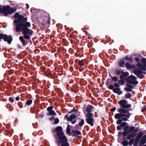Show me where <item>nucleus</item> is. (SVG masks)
Masks as SVG:
<instances>
[{"instance_id": "1", "label": "nucleus", "mask_w": 146, "mask_h": 146, "mask_svg": "<svg viewBox=\"0 0 146 146\" xmlns=\"http://www.w3.org/2000/svg\"><path fill=\"white\" fill-rule=\"evenodd\" d=\"M118 104L120 105V107L118 110V111L119 113L115 114L114 116L116 119H120L123 117L129 118L131 113L129 112V110L126 109L130 108L131 107V104H127V102L126 100H121L119 101Z\"/></svg>"}, {"instance_id": "2", "label": "nucleus", "mask_w": 146, "mask_h": 146, "mask_svg": "<svg viewBox=\"0 0 146 146\" xmlns=\"http://www.w3.org/2000/svg\"><path fill=\"white\" fill-rule=\"evenodd\" d=\"M31 26H29L28 24L24 25L21 24L17 26L15 28V31L17 32H21L22 31V33L24 34L23 36H20L19 39L21 42L23 46H25L26 44L25 40L24 38L29 40L31 39L30 36L33 34V31L32 30L30 29L28 27H30Z\"/></svg>"}, {"instance_id": "3", "label": "nucleus", "mask_w": 146, "mask_h": 146, "mask_svg": "<svg viewBox=\"0 0 146 146\" xmlns=\"http://www.w3.org/2000/svg\"><path fill=\"white\" fill-rule=\"evenodd\" d=\"M62 127L60 126L57 127L54 129L52 130V132L54 133H56L54 136L55 138L58 146L62 145L68 143V139L64 133L62 132Z\"/></svg>"}, {"instance_id": "4", "label": "nucleus", "mask_w": 146, "mask_h": 146, "mask_svg": "<svg viewBox=\"0 0 146 146\" xmlns=\"http://www.w3.org/2000/svg\"><path fill=\"white\" fill-rule=\"evenodd\" d=\"M13 17L16 19L14 20V23L16 24L15 28L17 26L21 24L24 25L28 24L29 26H31V23L29 22H27V19L26 17H24L22 15H19L18 13H16L13 16Z\"/></svg>"}, {"instance_id": "5", "label": "nucleus", "mask_w": 146, "mask_h": 146, "mask_svg": "<svg viewBox=\"0 0 146 146\" xmlns=\"http://www.w3.org/2000/svg\"><path fill=\"white\" fill-rule=\"evenodd\" d=\"M17 8L15 7H11L9 5L2 6L0 5V14H4V15L7 16L9 14L14 13L16 11Z\"/></svg>"}, {"instance_id": "6", "label": "nucleus", "mask_w": 146, "mask_h": 146, "mask_svg": "<svg viewBox=\"0 0 146 146\" xmlns=\"http://www.w3.org/2000/svg\"><path fill=\"white\" fill-rule=\"evenodd\" d=\"M3 39L5 41H7L8 43L10 44L12 41L13 38L11 36L8 35L6 34H4L2 33L0 34V40Z\"/></svg>"}, {"instance_id": "7", "label": "nucleus", "mask_w": 146, "mask_h": 146, "mask_svg": "<svg viewBox=\"0 0 146 146\" xmlns=\"http://www.w3.org/2000/svg\"><path fill=\"white\" fill-rule=\"evenodd\" d=\"M141 62L143 64L138 63L136 64L137 66L143 71H146V59L145 58H142Z\"/></svg>"}, {"instance_id": "8", "label": "nucleus", "mask_w": 146, "mask_h": 146, "mask_svg": "<svg viewBox=\"0 0 146 146\" xmlns=\"http://www.w3.org/2000/svg\"><path fill=\"white\" fill-rule=\"evenodd\" d=\"M91 114H90V115H86V122L91 126L92 127L94 125V120L93 118V115Z\"/></svg>"}, {"instance_id": "9", "label": "nucleus", "mask_w": 146, "mask_h": 146, "mask_svg": "<svg viewBox=\"0 0 146 146\" xmlns=\"http://www.w3.org/2000/svg\"><path fill=\"white\" fill-rule=\"evenodd\" d=\"M133 72L135 75L139 74L137 76L139 78L143 79L144 77V75L141 74L143 72L139 68H135L133 70Z\"/></svg>"}, {"instance_id": "10", "label": "nucleus", "mask_w": 146, "mask_h": 146, "mask_svg": "<svg viewBox=\"0 0 146 146\" xmlns=\"http://www.w3.org/2000/svg\"><path fill=\"white\" fill-rule=\"evenodd\" d=\"M132 126L129 127L128 125L124 127L123 130L124 131L122 133V135L123 137L126 136L130 133Z\"/></svg>"}, {"instance_id": "11", "label": "nucleus", "mask_w": 146, "mask_h": 146, "mask_svg": "<svg viewBox=\"0 0 146 146\" xmlns=\"http://www.w3.org/2000/svg\"><path fill=\"white\" fill-rule=\"evenodd\" d=\"M110 90H112L115 93H116L118 95H120L122 94L123 92L119 88H113V85H110L108 87Z\"/></svg>"}, {"instance_id": "12", "label": "nucleus", "mask_w": 146, "mask_h": 146, "mask_svg": "<svg viewBox=\"0 0 146 146\" xmlns=\"http://www.w3.org/2000/svg\"><path fill=\"white\" fill-rule=\"evenodd\" d=\"M94 107L92 106L89 105L85 108L86 111L87 112L86 115H93V113H92L91 112L94 109Z\"/></svg>"}, {"instance_id": "13", "label": "nucleus", "mask_w": 146, "mask_h": 146, "mask_svg": "<svg viewBox=\"0 0 146 146\" xmlns=\"http://www.w3.org/2000/svg\"><path fill=\"white\" fill-rule=\"evenodd\" d=\"M53 108V106H50L47 108V110L48 112L46 114L47 115L54 116L56 115V113L54 110H52Z\"/></svg>"}, {"instance_id": "14", "label": "nucleus", "mask_w": 146, "mask_h": 146, "mask_svg": "<svg viewBox=\"0 0 146 146\" xmlns=\"http://www.w3.org/2000/svg\"><path fill=\"white\" fill-rule=\"evenodd\" d=\"M50 21L49 20L45 21L44 20L43 22V24L41 26V27L44 30H45L48 28L50 25Z\"/></svg>"}, {"instance_id": "15", "label": "nucleus", "mask_w": 146, "mask_h": 146, "mask_svg": "<svg viewBox=\"0 0 146 146\" xmlns=\"http://www.w3.org/2000/svg\"><path fill=\"white\" fill-rule=\"evenodd\" d=\"M143 134L144 133L142 132H141L138 133L135 138L134 139V142L138 143Z\"/></svg>"}, {"instance_id": "16", "label": "nucleus", "mask_w": 146, "mask_h": 146, "mask_svg": "<svg viewBox=\"0 0 146 146\" xmlns=\"http://www.w3.org/2000/svg\"><path fill=\"white\" fill-rule=\"evenodd\" d=\"M137 133H135L133 132H131L127 136V140H129L131 139L134 138L137 136Z\"/></svg>"}, {"instance_id": "17", "label": "nucleus", "mask_w": 146, "mask_h": 146, "mask_svg": "<svg viewBox=\"0 0 146 146\" xmlns=\"http://www.w3.org/2000/svg\"><path fill=\"white\" fill-rule=\"evenodd\" d=\"M126 82L130 84H132L137 85L138 83V82L136 80H131L129 79L126 78L125 80Z\"/></svg>"}, {"instance_id": "18", "label": "nucleus", "mask_w": 146, "mask_h": 146, "mask_svg": "<svg viewBox=\"0 0 146 146\" xmlns=\"http://www.w3.org/2000/svg\"><path fill=\"white\" fill-rule=\"evenodd\" d=\"M129 75V73L127 71L124 72L123 71L122 72V75L119 76V77L120 79H123L124 80H125L126 78H125V77L128 76Z\"/></svg>"}, {"instance_id": "19", "label": "nucleus", "mask_w": 146, "mask_h": 146, "mask_svg": "<svg viewBox=\"0 0 146 146\" xmlns=\"http://www.w3.org/2000/svg\"><path fill=\"white\" fill-rule=\"evenodd\" d=\"M72 136L75 137H79L78 135H81V133L80 132L77 130H73L72 131Z\"/></svg>"}, {"instance_id": "20", "label": "nucleus", "mask_w": 146, "mask_h": 146, "mask_svg": "<svg viewBox=\"0 0 146 146\" xmlns=\"http://www.w3.org/2000/svg\"><path fill=\"white\" fill-rule=\"evenodd\" d=\"M141 140L139 141V144L143 145L146 143V137L143 135Z\"/></svg>"}, {"instance_id": "21", "label": "nucleus", "mask_w": 146, "mask_h": 146, "mask_svg": "<svg viewBox=\"0 0 146 146\" xmlns=\"http://www.w3.org/2000/svg\"><path fill=\"white\" fill-rule=\"evenodd\" d=\"M126 67L128 70H131L133 69L135 67L134 65H131L129 63L127 62L125 64Z\"/></svg>"}, {"instance_id": "22", "label": "nucleus", "mask_w": 146, "mask_h": 146, "mask_svg": "<svg viewBox=\"0 0 146 146\" xmlns=\"http://www.w3.org/2000/svg\"><path fill=\"white\" fill-rule=\"evenodd\" d=\"M135 56H136L135 58V60L136 62H139L140 61V60L141 59V58L142 57V56L139 54H137Z\"/></svg>"}, {"instance_id": "23", "label": "nucleus", "mask_w": 146, "mask_h": 146, "mask_svg": "<svg viewBox=\"0 0 146 146\" xmlns=\"http://www.w3.org/2000/svg\"><path fill=\"white\" fill-rule=\"evenodd\" d=\"M131 128L130 133L133 132L135 133H137L138 131V129H139V127H137L135 128V127L133 126H132Z\"/></svg>"}, {"instance_id": "24", "label": "nucleus", "mask_w": 146, "mask_h": 146, "mask_svg": "<svg viewBox=\"0 0 146 146\" xmlns=\"http://www.w3.org/2000/svg\"><path fill=\"white\" fill-rule=\"evenodd\" d=\"M125 59L122 60L121 61H120L119 62V65L120 67H124V65H125V61H124Z\"/></svg>"}, {"instance_id": "25", "label": "nucleus", "mask_w": 146, "mask_h": 146, "mask_svg": "<svg viewBox=\"0 0 146 146\" xmlns=\"http://www.w3.org/2000/svg\"><path fill=\"white\" fill-rule=\"evenodd\" d=\"M118 83L120 85H121L122 86L125 83V81L124 79H121L119 80L118 81Z\"/></svg>"}, {"instance_id": "26", "label": "nucleus", "mask_w": 146, "mask_h": 146, "mask_svg": "<svg viewBox=\"0 0 146 146\" xmlns=\"http://www.w3.org/2000/svg\"><path fill=\"white\" fill-rule=\"evenodd\" d=\"M109 76L111 77L113 81L117 82L118 81V78L116 76H112L110 74H109Z\"/></svg>"}, {"instance_id": "27", "label": "nucleus", "mask_w": 146, "mask_h": 146, "mask_svg": "<svg viewBox=\"0 0 146 146\" xmlns=\"http://www.w3.org/2000/svg\"><path fill=\"white\" fill-rule=\"evenodd\" d=\"M124 59L128 60L129 62L131 63L133 62V58L131 57H129L128 56H126Z\"/></svg>"}, {"instance_id": "28", "label": "nucleus", "mask_w": 146, "mask_h": 146, "mask_svg": "<svg viewBox=\"0 0 146 146\" xmlns=\"http://www.w3.org/2000/svg\"><path fill=\"white\" fill-rule=\"evenodd\" d=\"M121 143L123 146H127L128 145V141L126 139L123 141H121Z\"/></svg>"}, {"instance_id": "29", "label": "nucleus", "mask_w": 146, "mask_h": 146, "mask_svg": "<svg viewBox=\"0 0 146 146\" xmlns=\"http://www.w3.org/2000/svg\"><path fill=\"white\" fill-rule=\"evenodd\" d=\"M111 80L110 78H108L106 80V84L108 87V86H109L111 85Z\"/></svg>"}, {"instance_id": "30", "label": "nucleus", "mask_w": 146, "mask_h": 146, "mask_svg": "<svg viewBox=\"0 0 146 146\" xmlns=\"http://www.w3.org/2000/svg\"><path fill=\"white\" fill-rule=\"evenodd\" d=\"M70 125H69L68 124L67 127L66 128V133L67 134H71V133L70 131Z\"/></svg>"}, {"instance_id": "31", "label": "nucleus", "mask_w": 146, "mask_h": 146, "mask_svg": "<svg viewBox=\"0 0 146 146\" xmlns=\"http://www.w3.org/2000/svg\"><path fill=\"white\" fill-rule=\"evenodd\" d=\"M123 71V70H120L119 69H116L115 70V72L116 73V75L118 76L120 74H122Z\"/></svg>"}, {"instance_id": "32", "label": "nucleus", "mask_w": 146, "mask_h": 146, "mask_svg": "<svg viewBox=\"0 0 146 146\" xmlns=\"http://www.w3.org/2000/svg\"><path fill=\"white\" fill-rule=\"evenodd\" d=\"M76 111H75L74 113L72 114L75 117H76V118L78 116H79L80 114V112L78 111V110H76Z\"/></svg>"}, {"instance_id": "33", "label": "nucleus", "mask_w": 146, "mask_h": 146, "mask_svg": "<svg viewBox=\"0 0 146 146\" xmlns=\"http://www.w3.org/2000/svg\"><path fill=\"white\" fill-rule=\"evenodd\" d=\"M134 142V139L132 138L129 139V141L128 142V145L129 146H131Z\"/></svg>"}, {"instance_id": "34", "label": "nucleus", "mask_w": 146, "mask_h": 146, "mask_svg": "<svg viewBox=\"0 0 146 146\" xmlns=\"http://www.w3.org/2000/svg\"><path fill=\"white\" fill-rule=\"evenodd\" d=\"M127 78L128 79L135 80H135L136 79H137V78L136 77L132 75H131L129 76H128L127 77Z\"/></svg>"}, {"instance_id": "35", "label": "nucleus", "mask_w": 146, "mask_h": 146, "mask_svg": "<svg viewBox=\"0 0 146 146\" xmlns=\"http://www.w3.org/2000/svg\"><path fill=\"white\" fill-rule=\"evenodd\" d=\"M76 118V117L75 116L72 114L70 116L68 121H71L73 119H74Z\"/></svg>"}, {"instance_id": "36", "label": "nucleus", "mask_w": 146, "mask_h": 146, "mask_svg": "<svg viewBox=\"0 0 146 146\" xmlns=\"http://www.w3.org/2000/svg\"><path fill=\"white\" fill-rule=\"evenodd\" d=\"M33 102V100H28L26 102V105L29 106L31 105Z\"/></svg>"}, {"instance_id": "37", "label": "nucleus", "mask_w": 146, "mask_h": 146, "mask_svg": "<svg viewBox=\"0 0 146 146\" xmlns=\"http://www.w3.org/2000/svg\"><path fill=\"white\" fill-rule=\"evenodd\" d=\"M84 123V121L83 119H81L80 122L78 123V125L80 127L82 126Z\"/></svg>"}, {"instance_id": "38", "label": "nucleus", "mask_w": 146, "mask_h": 146, "mask_svg": "<svg viewBox=\"0 0 146 146\" xmlns=\"http://www.w3.org/2000/svg\"><path fill=\"white\" fill-rule=\"evenodd\" d=\"M132 96V95L130 93L127 92L125 95V97L126 99L130 98Z\"/></svg>"}, {"instance_id": "39", "label": "nucleus", "mask_w": 146, "mask_h": 146, "mask_svg": "<svg viewBox=\"0 0 146 146\" xmlns=\"http://www.w3.org/2000/svg\"><path fill=\"white\" fill-rule=\"evenodd\" d=\"M124 90L126 91L129 92H131L132 91H133L131 89H130L129 87H125L124 88Z\"/></svg>"}, {"instance_id": "40", "label": "nucleus", "mask_w": 146, "mask_h": 146, "mask_svg": "<svg viewBox=\"0 0 146 146\" xmlns=\"http://www.w3.org/2000/svg\"><path fill=\"white\" fill-rule=\"evenodd\" d=\"M78 64L80 66H83L84 65V62L82 60H81L79 61Z\"/></svg>"}, {"instance_id": "41", "label": "nucleus", "mask_w": 146, "mask_h": 146, "mask_svg": "<svg viewBox=\"0 0 146 146\" xmlns=\"http://www.w3.org/2000/svg\"><path fill=\"white\" fill-rule=\"evenodd\" d=\"M127 123L126 122H122L120 124L121 127H125V126L127 125Z\"/></svg>"}, {"instance_id": "42", "label": "nucleus", "mask_w": 146, "mask_h": 146, "mask_svg": "<svg viewBox=\"0 0 146 146\" xmlns=\"http://www.w3.org/2000/svg\"><path fill=\"white\" fill-rule=\"evenodd\" d=\"M113 86V87L114 86L116 88H119L120 86V85L118 83H115L114 84V85Z\"/></svg>"}, {"instance_id": "43", "label": "nucleus", "mask_w": 146, "mask_h": 146, "mask_svg": "<svg viewBox=\"0 0 146 146\" xmlns=\"http://www.w3.org/2000/svg\"><path fill=\"white\" fill-rule=\"evenodd\" d=\"M9 101H10L11 103H13L14 102V100L12 97H10L9 99Z\"/></svg>"}, {"instance_id": "44", "label": "nucleus", "mask_w": 146, "mask_h": 146, "mask_svg": "<svg viewBox=\"0 0 146 146\" xmlns=\"http://www.w3.org/2000/svg\"><path fill=\"white\" fill-rule=\"evenodd\" d=\"M18 105L20 108H23V104L21 102H19L18 103Z\"/></svg>"}, {"instance_id": "45", "label": "nucleus", "mask_w": 146, "mask_h": 146, "mask_svg": "<svg viewBox=\"0 0 146 146\" xmlns=\"http://www.w3.org/2000/svg\"><path fill=\"white\" fill-rule=\"evenodd\" d=\"M122 120L121 119H118L117 120V123L118 124H120L122 123Z\"/></svg>"}, {"instance_id": "46", "label": "nucleus", "mask_w": 146, "mask_h": 146, "mask_svg": "<svg viewBox=\"0 0 146 146\" xmlns=\"http://www.w3.org/2000/svg\"><path fill=\"white\" fill-rule=\"evenodd\" d=\"M59 122V120L58 118H56L55 119L54 123L55 124H57Z\"/></svg>"}, {"instance_id": "47", "label": "nucleus", "mask_w": 146, "mask_h": 146, "mask_svg": "<svg viewBox=\"0 0 146 146\" xmlns=\"http://www.w3.org/2000/svg\"><path fill=\"white\" fill-rule=\"evenodd\" d=\"M126 85V86L130 88V89H131L133 88V86L131 85H130L129 84H127Z\"/></svg>"}, {"instance_id": "48", "label": "nucleus", "mask_w": 146, "mask_h": 146, "mask_svg": "<svg viewBox=\"0 0 146 146\" xmlns=\"http://www.w3.org/2000/svg\"><path fill=\"white\" fill-rule=\"evenodd\" d=\"M127 118L126 117H123L121 118V119L122 121H126L127 120Z\"/></svg>"}, {"instance_id": "49", "label": "nucleus", "mask_w": 146, "mask_h": 146, "mask_svg": "<svg viewBox=\"0 0 146 146\" xmlns=\"http://www.w3.org/2000/svg\"><path fill=\"white\" fill-rule=\"evenodd\" d=\"M76 111V109H75V108H73V109L71 110L70 111H69L68 112L69 113H74V111Z\"/></svg>"}, {"instance_id": "50", "label": "nucleus", "mask_w": 146, "mask_h": 146, "mask_svg": "<svg viewBox=\"0 0 146 146\" xmlns=\"http://www.w3.org/2000/svg\"><path fill=\"white\" fill-rule=\"evenodd\" d=\"M146 110V106L145 105L143 107L142 109L141 110V111L143 112Z\"/></svg>"}, {"instance_id": "51", "label": "nucleus", "mask_w": 146, "mask_h": 146, "mask_svg": "<svg viewBox=\"0 0 146 146\" xmlns=\"http://www.w3.org/2000/svg\"><path fill=\"white\" fill-rule=\"evenodd\" d=\"M116 108L115 107L113 108H111L110 109V111H112V112L114 111H115V110H116Z\"/></svg>"}, {"instance_id": "52", "label": "nucleus", "mask_w": 146, "mask_h": 146, "mask_svg": "<svg viewBox=\"0 0 146 146\" xmlns=\"http://www.w3.org/2000/svg\"><path fill=\"white\" fill-rule=\"evenodd\" d=\"M121 127L120 125H118L117 127V129L118 130H121Z\"/></svg>"}, {"instance_id": "53", "label": "nucleus", "mask_w": 146, "mask_h": 146, "mask_svg": "<svg viewBox=\"0 0 146 146\" xmlns=\"http://www.w3.org/2000/svg\"><path fill=\"white\" fill-rule=\"evenodd\" d=\"M44 114L43 112H42V113L40 114L39 117L41 118H42L44 116Z\"/></svg>"}, {"instance_id": "54", "label": "nucleus", "mask_w": 146, "mask_h": 146, "mask_svg": "<svg viewBox=\"0 0 146 146\" xmlns=\"http://www.w3.org/2000/svg\"><path fill=\"white\" fill-rule=\"evenodd\" d=\"M61 146H70V144L69 143L64 144L60 145Z\"/></svg>"}, {"instance_id": "55", "label": "nucleus", "mask_w": 146, "mask_h": 146, "mask_svg": "<svg viewBox=\"0 0 146 146\" xmlns=\"http://www.w3.org/2000/svg\"><path fill=\"white\" fill-rule=\"evenodd\" d=\"M42 71H45V69H46V68H44L43 66H41L40 67Z\"/></svg>"}, {"instance_id": "56", "label": "nucleus", "mask_w": 146, "mask_h": 146, "mask_svg": "<svg viewBox=\"0 0 146 146\" xmlns=\"http://www.w3.org/2000/svg\"><path fill=\"white\" fill-rule=\"evenodd\" d=\"M19 99L20 98L19 96H17L15 98V100L17 101H19Z\"/></svg>"}, {"instance_id": "57", "label": "nucleus", "mask_w": 146, "mask_h": 146, "mask_svg": "<svg viewBox=\"0 0 146 146\" xmlns=\"http://www.w3.org/2000/svg\"><path fill=\"white\" fill-rule=\"evenodd\" d=\"M54 118L53 117H52L49 118V120L50 121H53L54 119Z\"/></svg>"}, {"instance_id": "58", "label": "nucleus", "mask_w": 146, "mask_h": 146, "mask_svg": "<svg viewBox=\"0 0 146 146\" xmlns=\"http://www.w3.org/2000/svg\"><path fill=\"white\" fill-rule=\"evenodd\" d=\"M65 117L67 119L68 121V119H69V117L68 116V115H66Z\"/></svg>"}, {"instance_id": "59", "label": "nucleus", "mask_w": 146, "mask_h": 146, "mask_svg": "<svg viewBox=\"0 0 146 146\" xmlns=\"http://www.w3.org/2000/svg\"><path fill=\"white\" fill-rule=\"evenodd\" d=\"M133 143V146H137L138 145V143L134 142Z\"/></svg>"}, {"instance_id": "60", "label": "nucleus", "mask_w": 146, "mask_h": 146, "mask_svg": "<svg viewBox=\"0 0 146 146\" xmlns=\"http://www.w3.org/2000/svg\"><path fill=\"white\" fill-rule=\"evenodd\" d=\"M48 72V74H46V73H45V75L46 76H48L50 75V73L49 72Z\"/></svg>"}, {"instance_id": "61", "label": "nucleus", "mask_w": 146, "mask_h": 146, "mask_svg": "<svg viewBox=\"0 0 146 146\" xmlns=\"http://www.w3.org/2000/svg\"><path fill=\"white\" fill-rule=\"evenodd\" d=\"M76 120L75 121H72L71 122V123L72 124H74L76 123Z\"/></svg>"}, {"instance_id": "62", "label": "nucleus", "mask_w": 146, "mask_h": 146, "mask_svg": "<svg viewBox=\"0 0 146 146\" xmlns=\"http://www.w3.org/2000/svg\"><path fill=\"white\" fill-rule=\"evenodd\" d=\"M75 126H76V128L77 129H78V128L79 127V125H78V124H76V125Z\"/></svg>"}, {"instance_id": "63", "label": "nucleus", "mask_w": 146, "mask_h": 146, "mask_svg": "<svg viewBox=\"0 0 146 146\" xmlns=\"http://www.w3.org/2000/svg\"><path fill=\"white\" fill-rule=\"evenodd\" d=\"M122 133H121V132H119L118 134V135L119 136H121V135H122Z\"/></svg>"}, {"instance_id": "64", "label": "nucleus", "mask_w": 146, "mask_h": 146, "mask_svg": "<svg viewBox=\"0 0 146 146\" xmlns=\"http://www.w3.org/2000/svg\"><path fill=\"white\" fill-rule=\"evenodd\" d=\"M26 5L27 6V9H28L29 8V5L28 4H26Z\"/></svg>"}]
</instances>
